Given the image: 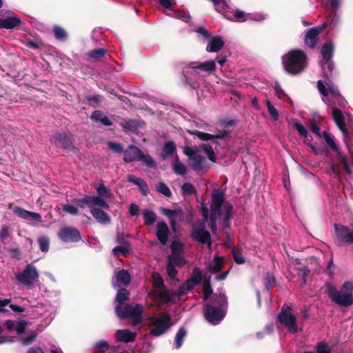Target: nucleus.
Returning <instances> with one entry per match:
<instances>
[{"instance_id":"1","label":"nucleus","mask_w":353,"mask_h":353,"mask_svg":"<svg viewBox=\"0 0 353 353\" xmlns=\"http://www.w3.org/2000/svg\"><path fill=\"white\" fill-rule=\"evenodd\" d=\"M282 64L288 74H299L307 68V54L300 49L292 50L282 57Z\"/></svg>"},{"instance_id":"2","label":"nucleus","mask_w":353,"mask_h":353,"mask_svg":"<svg viewBox=\"0 0 353 353\" xmlns=\"http://www.w3.org/2000/svg\"><path fill=\"white\" fill-rule=\"evenodd\" d=\"M327 294L331 301L341 307H349L353 305V283L345 282L340 291L330 284L326 285Z\"/></svg>"},{"instance_id":"3","label":"nucleus","mask_w":353,"mask_h":353,"mask_svg":"<svg viewBox=\"0 0 353 353\" xmlns=\"http://www.w3.org/2000/svg\"><path fill=\"white\" fill-rule=\"evenodd\" d=\"M115 313L121 319H132L133 325H137L142 321L143 307L141 304H136L132 307L129 303L117 304L115 306Z\"/></svg>"},{"instance_id":"4","label":"nucleus","mask_w":353,"mask_h":353,"mask_svg":"<svg viewBox=\"0 0 353 353\" xmlns=\"http://www.w3.org/2000/svg\"><path fill=\"white\" fill-rule=\"evenodd\" d=\"M123 155V160L125 163L141 161L150 168H155L157 166L156 162L150 154H145L141 150L134 145H130L125 150Z\"/></svg>"},{"instance_id":"5","label":"nucleus","mask_w":353,"mask_h":353,"mask_svg":"<svg viewBox=\"0 0 353 353\" xmlns=\"http://www.w3.org/2000/svg\"><path fill=\"white\" fill-rule=\"evenodd\" d=\"M149 321L154 326L150 332L154 336L162 335L172 325V317L170 314H165L159 317L151 316L149 318Z\"/></svg>"},{"instance_id":"6","label":"nucleus","mask_w":353,"mask_h":353,"mask_svg":"<svg viewBox=\"0 0 353 353\" xmlns=\"http://www.w3.org/2000/svg\"><path fill=\"white\" fill-rule=\"evenodd\" d=\"M149 321L154 326L150 332L154 336L162 335L172 325V317L170 314H165L159 317L151 316L149 318Z\"/></svg>"},{"instance_id":"7","label":"nucleus","mask_w":353,"mask_h":353,"mask_svg":"<svg viewBox=\"0 0 353 353\" xmlns=\"http://www.w3.org/2000/svg\"><path fill=\"white\" fill-rule=\"evenodd\" d=\"M334 240L338 246L353 244V230L346 225L334 223Z\"/></svg>"},{"instance_id":"8","label":"nucleus","mask_w":353,"mask_h":353,"mask_svg":"<svg viewBox=\"0 0 353 353\" xmlns=\"http://www.w3.org/2000/svg\"><path fill=\"white\" fill-rule=\"evenodd\" d=\"M291 310L290 307L286 308L283 307L278 315V320L281 324L288 329L290 333L296 334L299 331V329L296 325V318L291 313Z\"/></svg>"},{"instance_id":"9","label":"nucleus","mask_w":353,"mask_h":353,"mask_svg":"<svg viewBox=\"0 0 353 353\" xmlns=\"http://www.w3.org/2000/svg\"><path fill=\"white\" fill-rule=\"evenodd\" d=\"M190 237L201 244H207L209 248L212 245L211 234L206 230L205 222H199L193 227L190 232Z\"/></svg>"},{"instance_id":"10","label":"nucleus","mask_w":353,"mask_h":353,"mask_svg":"<svg viewBox=\"0 0 353 353\" xmlns=\"http://www.w3.org/2000/svg\"><path fill=\"white\" fill-rule=\"evenodd\" d=\"M39 278V273L35 266L28 264L24 270L16 274L17 280L26 286L32 285L34 281Z\"/></svg>"},{"instance_id":"11","label":"nucleus","mask_w":353,"mask_h":353,"mask_svg":"<svg viewBox=\"0 0 353 353\" xmlns=\"http://www.w3.org/2000/svg\"><path fill=\"white\" fill-rule=\"evenodd\" d=\"M186 264V261L182 254H170L168 256L166 271L168 276L171 279H176L178 272L176 267L182 268Z\"/></svg>"},{"instance_id":"12","label":"nucleus","mask_w":353,"mask_h":353,"mask_svg":"<svg viewBox=\"0 0 353 353\" xmlns=\"http://www.w3.org/2000/svg\"><path fill=\"white\" fill-rule=\"evenodd\" d=\"M203 314L205 319L212 324H216L225 317V310L217 307L210 303L205 304L203 309Z\"/></svg>"},{"instance_id":"13","label":"nucleus","mask_w":353,"mask_h":353,"mask_svg":"<svg viewBox=\"0 0 353 353\" xmlns=\"http://www.w3.org/2000/svg\"><path fill=\"white\" fill-rule=\"evenodd\" d=\"M182 76L184 85L189 86L192 90L199 88V78L201 76L197 69L188 68L185 66L182 70Z\"/></svg>"},{"instance_id":"14","label":"nucleus","mask_w":353,"mask_h":353,"mask_svg":"<svg viewBox=\"0 0 353 353\" xmlns=\"http://www.w3.org/2000/svg\"><path fill=\"white\" fill-rule=\"evenodd\" d=\"M59 238L65 243L78 242L81 239V235L78 229L72 226L61 228L58 232Z\"/></svg>"},{"instance_id":"15","label":"nucleus","mask_w":353,"mask_h":353,"mask_svg":"<svg viewBox=\"0 0 353 353\" xmlns=\"http://www.w3.org/2000/svg\"><path fill=\"white\" fill-rule=\"evenodd\" d=\"M54 139L57 147L61 148L65 151H72L74 149V136L71 133H57Z\"/></svg>"},{"instance_id":"16","label":"nucleus","mask_w":353,"mask_h":353,"mask_svg":"<svg viewBox=\"0 0 353 353\" xmlns=\"http://www.w3.org/2000/svg\"><path fill=\"white\" fill-rule=\"evenodd\" d=\"M186 68L197 69L201 77L212 74L216 69L214 60H209L196 64L195 62H190L186 64Z\"/></svg>"},{"instance_id":"17","label":"nucleus","mask_w":353,"mask_h":353,"mask_svg":"<svg viewBox=\"0 0 353 353\" xmlns=\"http://www.w3.org/2000/svg\"><path fill=\"white\" fill-rule=\"evenodd\" d=\"M327 24L323 23L319 26H315L307 30L304 42L310 48H314L319 40V35L326 28Z\"/></svg>"},{"instance_id":"18","label":"nucleus","mask_w":353,"mask_h":353,"mask_svg":"<svg viewBox=\"0 0 353 353\" xmlns=\"http://www.w3.org/2000/svg\"><path fill=\"white\" fill-rule=\"evenodd\" d=\"M225 191L215 189L212 193L210 210L214 213H221L222 206L225 205Z\"/></svg>"},{"instance_id":"19","label":"nucleus","mask_w":353,"mask_h":353,"mask_svg":"<svg viewBox=\"0 0 353 353\" xmlns=\"http://www.w3.org/2000/svg\"><path fill=\"white\" fill-rule=\"evenodd\" d=\"M9 209L12 210V212L17 216L26 220V221H34L37 222H41V216L40 214L28 211L26 209L22 208L19 206H14L12 203H10L8 205Z\"/></svg>"},{"instance_id":"20","label":"nucleus","mask_w":353,"mask_h":353,"mask_svg":"<svg viewBox=\"0 0 353 353\" xmlns=\"http://www.w3.org/2000/svg\"><path fill=\"white\" fill-rule=\"evenodd\" d=\"M170 233V229L165 221H162L157 223L156 236L161 245L167 244Z\"/></svg>"},{"instance_id":"21","label":"nucleus","mask_w":353,"mask_h":353,"mask_svg":"<svg viewBox=\"0 0 353 353\" xmlns=\"http://www.w3.org/2000/svg\"><path fill=\"white\" fill-rule=\"evenodd\" d=\"M115 337L118 341L123 343H131L136 340L137 333L132 332L128 329L118 330L115 332Z\"/></svg>"},{"instance_id":"22","label":"nucleus","mask_w":353,"mask_h":353,"mask_svg":"<svg viewBox=\"0 0 353 353\" xmlns=\"http://www.w3.org/2000/svg\"><path fill=\"white\" fill-rule=\"evenodd\" d=\"M21 23V19L17 16L0 19V28L10 30L19 26Z\"/></svg>"},{"instance_id":"23","label":"nucleus","mask_w":353,"mask_h":353,"mask_svg":"<svg viewBox=\"0 0 353 353\" xmlns=\"http://www.w3.org/2000/svg\"><path fill=\"white\" fill-rule=\"evenodd\" d=\"M128 181L134 185H137L143 196H147L149 192V188L145 181L135 175L130 174L128 176Z\"/></svg>"},{"instance_id":"24","label":"nucleus","mask_w":353,"mask_h":353,"mask_svg":"<svg viewBox=\"0 0 353 353\" xmlns=\"http://www.w3.org/2000/svg\"><path fill=\"white\" fill-rule=\"evenodd\" d=\"M224 46L223 39L219 36L212 37L208 45L206 47V51L209 52H217Z\"/></svg>"},{"instance_id":"25","label":"nucleus","mask_w":353,"mask_h":353,"mask_svg":"<svg viewBox=\"0 0 353 353\" xmlns=\"http://www.w3.org/2000/svg\"><path fill=\"white\" fill-rule=\"evenodd\" d=\"M90 212L100 223L109 224L111 221L109 215L101 208H92L90 210Z\"/></svg>"},{"instance_id":"26","label":"nucleus","mask_w":353,"mask_h":353,"mask_svg":"<svg viewBox=\"0 0 353 353\" xmlns=\"http://www.w3.org/2000/svg\"><path fill=\"white\" fill-rule=\"evenodd\" d=\"M327 101V103L332 107V109L334 107L344 108L347 104L346 100L341 94L330 97Z\"/></svg>"},{"instance_id":"27","label":"nucleus","mask_w":353,"mask_h":353,"mask_svg":"<svg viewBox=\"0 0 353 353\" xmlns=\"http://www.w3.org/2000/svg\"><path fill=\"white\" fill-rule=\"evenodd\" d=\"M223 210L225 212L223 216V228H230V220L232 218L233 205L231 203L226 202L223 206Z\"/></svg>"},{"instance_id":"28","label":"nucleus","mask_w":353,"mask_h":353,"mask_svg":"<svg viewBox=\"0 0 353 353\" xmlns=\"http://www.w3.org/2000/svg\"><path fill=\"white\" fill-rule=\"evenodd\" d=\"M91 119L96 122H100L104 126H110L112 122L109 118L104 115L103 112L101 110H94L91 115Z\"/></svg>"},{"instance_id":"29","label":"nucleus","mask_w":353,"mask_h":353,"mask_svg":"<svg viewBox=\"0 0 353 353\" xmlns=\"http://www.w3.org/2000/svg\"><path fill=\"white\" fill-rule=\"evenodd\" d=\"M211 302L216 305V307L223 310L228 307V298L225 294L222 293L213 294L211 298Z\"/></svg>"},{"instance_id":"30","label":"nucleus","mask_w":353,"mask_h":353,"mask_svg":"<svg viewBox=\"0 0 353 353\" xmlns=\"http://www.w3.org/2000/svg\"><path fill=\"white\" fill-rule=\"evenodd\" d=\"M115 276L118 283L121 285H128L131 282V275L127 270H119Z\"/></svg>"},{"instance_id":"31","label":"nucleus","mask_w":353,"mask_h":353,"mask_svg":"<svg viewBox=\"0 0 353 353\" xmlns=\"http://www.w3.org/2000/svg\"><path fill=\"white\" fill-rule=\"evenodd\" d=\"M144 225L146 226H151L157 221V216L152 210L145 209L142 212Z\"/></svg>"},{"instance_id":"32","label":"nucleus","mask_w":353,"mask_h":353,"mask_svg":"<svg viewBox=\"0 0 353 353\" xmlns=\"http://www.w3.org/2000/svg\"><path fill=\"white\" fill-rule=\"evenodd\" d=\"M321 55L325 61H329L332 59L334 52V45L332 42L327 41L323 44L321 48Z\"/></svg>"},{"instance_id":"33","label":"nucleus","mask_w":353,"mask_h":353,"mask_svg":"<svg viewBox=\"0 0 353 353\" xmlns=\"http://www.w3.org/2000/svg\"><path fill=\"white\" fill-rule=\"evenodd\" d=\"M224 265V259L222 256H214L213 264L209 265V270L211 273L216 274L222 270Z\"/></svg>"},{"instance_id":"34","label":"nucleus","mask_w":353,"mask_h":353,"mask_svg":"<svg viewBox=\"0 0 353 353\" xmlns=\"http://www.w3.org/2000/svg\"><path fill=\"white\" fill-rule=\"evenodd\" d=\"M107 52L105 48H101L89 51L87 55L89 57L88 60L96 61L104 57Z\"/></svg>"},{"instance_id":"35","label":"nucleus","mask_w":353,"mask_h":353,"mask_svg":"<svg viewBox=\"0 0 353 353\" xmlns=\"http://www.w3.org/2000/svg\"><path fill=\"white\" fill-rule=\"evenodd\" d=\"M190 160L192 161V168L194 170L199 171L204 168L205 159L203 156L196 154Z\"/></svg>"},{"instance_id":"36","label":"nucleus","mask_w":353,"mask_h":353,"mask_svg":"<svg viewBox=\"0 0 353 353\" xmlns=\"http://www.w3.org/2000/svg\"><path fill=\"white\" fill-rule=\"evenodd\" d=\"M104 208L108 210L109 204L103 199V197L99 196H92V208Z\"/></svg>"},{"instance_id":"37","label":"nucleus","mask_w":353,"mask_h":353,"mask_svg":"<svg viewBox=\"0 0 353 353\" xmlns=\"http://www.w3.org/2000/svg\"><path fill=\"white\" fill-rule=\"evenodd\" d=\"M176 152V145L173 141H167L163 148L162 158L165 159L168 157Z\"/></svg>"},{"instance_id":"38","label":"nucleus","mask_w":353,"mask_h":353,"mask_svg":"<svg viewBox=\"0 0 353 353\" xmlns=\"http://www.w3.org/2000/svg\"><path fill=\"white\" fill-rule=\"evenodd\" d=\"M194 286L195 284L193 283L189 279L184 281L181 285L179 288L177 290V296H181L183 294H185L188 292L191 291Z\"/></svg>"},{"instance_id":"39","label":"nucleus","mask_w":353,"mask_h":353,"mask_svg":"<svg viewBox=\"0 0 353 353\" xmlns=\"http://www.w3.org/2000/svg\"><path fill=\"white\" fill-rule=\"evenodd\" d=\"M130 293L125 288H120L117 293L115 301L118 304H123L125 301L129 300Z\"/></svg>"},{"instance_id":"40","label":"nucleus","mask_w":353,"mask_h":353,"mask_svg":"<svg viewBox=\"0 0 353 353\" xmlns=\"http://www.w3.org/2000/svg\"><path fill=\"white\" fill-rule=\"evenodd\" d=\"M188 133L193 136L196 137L201 141H206L210 140L214 143L213 134H209L207 132H201V131H199L197 130H188Z\"/></svg>"},{"instance_id":"41","label":"nucleus","mask_w":353,"mask_h":353,"mask_svg":"<svg viewBox=\"0 0 353 353\" xmlns=\"http://www.w3.org/2000/svg\"><path fill=\"white\" fill-rule=\"evenodd\" d=\"M174 172L179 175H184L187 173V168L176 156L173 163Z\"/></svg>"},{"instance_id":"42","label":"nucleus","mask_w":353,"mask_h":353,"mask_svg":"<svg viewBox=\"0 0 353 353\" xmlns=\"http://www.w3.org/2000/svg\"><path fill=\"white\" fill-rule=\"evenodd\" d=\"M74 203L81 208L88 207L92 209V196L85 195L83 198L75 199Z\"/></svg>"},{"instance_id":"43","label":"nucleus","mask_w":353,"mask_h":353,"mask_svg":"<svg viewBox=\"0 0 353 353\" xmlns=\"http://www.w3.org/2000/svg\"><path fill=\"white\" fill-rule=\"evenodd\" d=\"M186 334V330L183 327H180L175 336L174 339V345L176 349H179L181 347L183 342V339Z\"/></svg>"},{"instance_id":"44","label":"nucleus","mask_w":353,"mask_h":353,"mask_svg":"<svg viewBox=\"0 0 353 353\" xmlns=\"http://www.w3.org/2000/svg\"><path fill=\"white\" fill-rule=\"evenodd\" d=\"M123 243L125 245H119V246H116L115 248H114L112 252L114 256H119L120 254H122L124 256H125L127 254H128V253H129L128 246L130 244L128 242L125 241V240H123Z\"/></svg>"},{"instance_id":"45","label":"nucleus","mask_w":353,"mask_h":353,"mask_svg":"<svg viewBox=\"0 0 353 353\" xmlns=\"http://www.w3.org/2000/svg\"><path fill=\"white\" fill-rule=\"evenodd\" d=\"M200 148L205 152L210 161L213 163L216 162V155L212 147L208 143H201L200 145Z\"/></svg>"},{"instance_id":"46","label":"nucleus","mask_w":353,"mask_h":353,"mask_svg":"<svg viewBox=\"0 0 353 353\" xmlns=\"http://www.w3.org/2000/svg\"><path fill=\"white\" fill-rule=\"evenodd\" d=\"M160 212L163 215L168 216L169 219H174L177 216H181L183 211L181 209L170 210L165 208H161Z\"/></svg>"},{"instance_id":"47","label":"nucleus","mask_w":353,"mask_h":353,"mask_svg":"<svg viewBox=\"0 0 353 353\" xmlns=\"http://www.w3.org/2000/svg\"><path fill=\"white\" fill-rule=\"evenodd\" d=\"M52 32L54 33V35L55 38L61 41H64L67 39V32L66 31L61 28V26H54L53 28Z\"/></svg>"},{"instance_id":"48","label":"nucleus","mask_w":353,"mask_h":353,"mask_svg":"<svg viewBox=\"0 0 353 353\" xmlns=\"http://www.w3.org/2000/svg\"><path fill=\"white\" fill-rule=\"evenodd\" d=\"M203 279L202 273L199 268L196 267L193 269L191 277L189 279L196 285L201 283Z\"/></svg>"},{"instance_id":"49","label":"nucleus","mask_w":353,"mask_h":353,"mask_svg":"<svg viewBox=\"0 0 353 353\" xmlns=\"http://www.w3.org/2000/svg\"><path fill=\"white\" fill-rule=\"evenodd\" d=\"M120 125L123 129L129 131H134L138 128L137 121L132 119L124 120Z\"/></svg>"},{"instance_id":"50","label":"nucleus","mask_w":353,"mask_h":353,"mask_svg":"<svg viewBox=\"0 0 353 353\" xmlns=\"http://www.w3.org/2000/svg\"><path fill=\"white\" fill-rule=\"evenodd\" d=\"M321 137H323L325 139V141H326L327 144L330 147V148L332 150H334V152H338V145H336L334 139L332 138V137L327 132L323 131Z\"/></svg>"},{"instance_id":"51","label":"nucleus","mask_w":353,"mask_h":353,"mask_svg":"<svg viewBox=\"0 0 353 353\" xmlns=\"http://www.w3.org/2000/svg\"><path fill=\"white\" fill-rule=\"evenodd\" d=\"M203 299L204 301H207L210 296L212 294L213 290L211 286L210 281L209 280H205L203 283Z\"/></svg>"},{"instance_id":"52","label":"nucleus","mask_w":353,"mask_h":353,"mask_svg":"<svg viewBox=\"0 0 353 353\" xmlns=\"http://www.w3.org/2000/svg\"><path fill=\"white\" fill-rule=\"evenodd\" d=\"M96 189L99 196L103 198H111V192L107 188V187L103 183H99L98 187L96 188Z\"/></svg>"},{"instance_id":"53","label":"nucleus","mask_w":353,"mask_h":353,"mask_svg":"<svg viewBox=\"0 0 353 353\" xmlns=\"http://www.w3.org/2000/svg\"><path fill=\"white\" fill-rule=\"evenodd\" d=\"M181 192L183 195L186 196L196 194V190L192 183L186 182L182 185Z\"/></svg>"},{"instance_id":"54","label":"nucleus","mask_w":353,"mask_h":353,"mask_svg":"<svg viewBox=\"0 0 353 353\" xmlns=\"http://www.w3.org/2000/svg\"><path fill=\"white\" fill-rule=\"evenodd\" d=\"M221 213H214L211 212L210 216H209L208 219L210 220V228L212 232V234H216L217 232V226H216V219L217 216H219Z\"/></svg>"},{"instance_id":"55","label":"nucleus","mask_w":353,"mask_h":353,"mask_svg":"<svg viewBox=\"0 0 353 353\" xmlns=\"http://www.w3.org/2000/svg\"><path fill=\"white\" fill-rule=\"evenodd\" d=\"M38 243L41 251H42L43 252H46L48 251L50 247V241L48 237H39Z\"/></svg>"},{"instance_id":"56","label":"nucleus","mask_w":353,"mask_h":353,"mask_svg":"<svg viewBox=\"0 0 353 353\" xmlns=\"http://www.w3.org/2000/svg\"><path fill=\"white\" fill-rule=\"evenodd\" d=\"M170 248L172 250L171 254H181L183 250V245L179 241H173L171 243Z\"/></svg>"},{"instance_id":"57","label":"nucleus","mask_w":353,"mask_h":353,"mask_svg":"<svg viewBox=\"0 0 353 353\" xmlns=\"http://www.w3.org/2000/svg\"><path fill=\"white\" fill-rule=\"evenodd\" d=\"M157 190L163 194L164 196L167 197H171L172 196V192L170 190V188L168 187V185L163 183L160 182L157 186Z\"/></svg>"},{"instance_id":"58","label":"nucleus","mask_w":353,"mask_h":353,"mask_svg":"<svg viewBox=\"0 0 353 353\" xmlns=\"http://www.w3.org/2000/svg\"><path fill=\"white\" fill-rule=\"evenodd\" d=\"M265 280V287L267 290H270L271 288L276 285V279L274 276L270 272L266 274Z\"/></svg>"},{"instance_id":"59","label":"nucleus","mask_w":353,"mask_h":353,"mask_svg":"<svg viewBox=\"0 0 353 353\" xmlns=\"http://www.w3.org/2000/svg\"><path fill=\"white\" fill-rule=\"evenodd\" d=\"M325 83H326L327 86L328 87V91H329V93L330 94V97H332L334 96H336V94H340L339 89L327 78V75L325 76Z\"/></svg>"},{"instance_id":"60","label":"nucleus","mask_w":353,"mask_h":353,"mask_svg":"<svg viewBox=\"0 0 353 353\" xmlns=\"http://www.w3.org/2000/svg\"><path fill=\"white\" fill-rule=\"evenodd\" d=\"M232 256L234 259V261L237 264H243L245 263V259L242 255L241 251L239 250L236 249L233 247L232 250Z\"/></svg>"},{"instance_id":"61","label":"nucleus","mask_w":353,"mask_h":353,"mask_svg":"<svg viewBox=\"0 0 353 353\" xmlns=\"http://www.w3.org/2000/svg\"><path fill=\"white\" fill-rule=\"evenodd\" d=\"M266 105L268 108V112L270 114L272 119L274 121H277L279 117V112H278L277 110L274 108V106L268 100L266 101Z\"/></svg>"},{"instance_id":"62","label":"nucleus","mask_w":353,"mask_h":353,"mask_svg":"<svg viewBox=\"0 0 353 353\" xmlns=\"http://www.w3.org/2000/svg\"><path fill=\"white\" fill-rule=\"evenodd\" d=\"M217 133L216 134H213L214 137V143L218 144V139H223L226 137H230L231 132L230 130H217Z\"/></svg>"},{"instance_id":"63","label":"nucleus","mask_w":353,"mask_h":353,"mask_svg":"<svg viewBox=\"0 0 353 353\" xmlns=\"http://www.w3.org/2000/svg\"><path fill=\"white\" fill-rule=\"evenodd\" d=\"M310 128L311 131L317 137L321 138L322 132H321L320 127L319 126L316 119H312L310 121Z\"/></svg>"},{"instance_id":"64","label":"nucleus","mask_w":353,"mask_h":353,"mask_svg":"<svg viewBox=\"0 0 353 353\" xmlns=\"http://www.w3.org/2000/svg\"><path fill=\"white\" fill-rule=\"evenodd\" d=\"M332 118L335 123L345 120L344 116L340 108L334 107L332 109Z\"/></svg>"}]
</instances>
